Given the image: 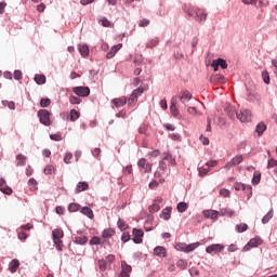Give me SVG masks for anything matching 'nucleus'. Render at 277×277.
Here are the masks:
<instances>
[{
    "mask_svg": "<svg viewBox=\"0 0 277 277\" xmlns=\"http://www.w3.org/2000/svg\"><path fill=\"white\" fill-rule=\"evenodd\" d=\"M266 130H267V126H265L264 122H260L255 128V133H258V135H263V133H265Z\"/></svg>",
    "mask_w": 277,
    "mask_h": 277,
    "instance_id": "bb28decb",
    "label": "nucleus"
},
{
    "mask_svg": "<svg viewBox=\"0 0 277 277\" xmlns=\"http://www.w3.org/2000/svg\"><path fill=\"white\" fill-rule=\"evenodd\" d=\"M124 176H129V174H133V166L129 164L122 170Z\"/></svg>",
    "mask_w": 277,
    "mask_h": 277,
    "instance_id": "37998d69",
    "label": "nucleus"
},
{
    "mask_svg": "<svg viewBox=\"0 0 277 277\" xmlns=\"http://www.w3.org/2000/svg\"><path fill=\"white\" fill-rule=\"evenodd\" d=\"M89 243L90 246H98L101 245V238L98 236H93Z\"/></svg>",
    "mask_w": 277,
    "mask_h": 277,
    "instance_id": "3c124183",
    "label": "nucleus"
},
{
    "mask_svg": "<svg viewBox=\"0 0 277 277\" xmlns=\"http://www.w3.org/2000/svg\"><path fill=\"white\" fill-rule=\"evenodd\" d=\"M241 161H243V156L237 155L229 162L226 163V168H233L235 166H239V163H241Z\"/></svg>",
    "mask_w": 277,
    "mask_h": 277,
    "instance_id": "4468645a",
    "label": "nucleus"
},
{
    "mask_svg": "<svg viewBox=\"0 0 277 277\" xmlns=\"http://www.w3.org/2000/svg\"><path fill=\"white\" fill-rule=\"evenodd\" d=\"M18 267H21V262L16 259L12 260L9 264V269L11 274H16Z\"/></svg>",
    "mask_w": 277,
    "mask_h": 277,
    "instance_id": "dca6fc26",
    "label": "nucleus"
},
{
    "mask_svg": "<svg viewBox=\"0 0 277 277\" xmlns=\"http://www.w3.org/2000/svg\"><path fill=\"white\" fill-rule=\"evenodd\" d=\"M261 183V173L255 172L252 179L253 185H259Z\"/></svg>",
    "mask_w": 277,
    "mask_h": 277,
    "instance_id": "09e8293b",
    "label": "nucleus"
},
{
    "mask_svg": "<svg viewBox=\"0 0 277 277\" xmlns=\"http://www.w3.org/2000/svg\"><path fill=\"white\" fill-rule=\"evenodd\" d=\"M199 246H200V242L186 245V252H194V250H196V248H198Z\"/></svg>",
    "mask_w": 277,
    "mask_h": 277,
    "instance_id": "c9c22d12",
    "label": "nucleus"
},
{
    "mask_svg": "<svg viewBox=\"0 0 277 277\" xmlns=\"http://www.w3.org/2000/svg\"><path fill=\"white\" fill-rule=\"evenodd\" d=\"M76 243L79 246H85V243H88V238L85 236H78L76 237Z\"/></svg>",
    "mask_w": 277,
    "mask_h": 277,
    "instance_id": "f704fd0d",
    "label": "nucleus"
},
{
    "mask_svg": "<svg viewBox=\"0 0 277 277\" xmlns=\"http://www.w3.org/2000/svg\"><path fill=\"white\" fill-rule=\"evenodd\" d=\"M136 102H137V97L132 93L128 98V105L130 107H133V105H135Z\"/></svg>",
    "mask_w": 277,
    "mask_h": 277,
    "instance_id": "a18cd8bd",
    "label": "nucleus"
},
{
    "mask_svg": "<svg viewBox=\"0 0 277 277\" xmlns=\"http://www.w3.org/2000/svg\"><path fill=\"white\" fill-rule=\"evenodd\" d=\"M209 170L210 169H205V168H199L198 172H199V176H207V174H209Z\"/></svg>",
    "mask_w": 277,
    "mask_h": 277,
    "instance_id": "680f3d73",
    "label": "nucleus"
},
{
    "mask_svg": "<svg viewBox=\"0 0 277 277\" xmlns=\"http://www.w3.org/2000/svg\"><path fill=\"white\" fill-rule=\"evenodd\" d=\"M50 105H51V98L49 97L41 98L40 101L41 107H49Z\"/></svg>",
    "mask_w": 277,
    "mask_h": 277,
    "instance_id": "49530a36",
    "label": "nucleus"
},
{
    "mask_svg": "<svg viewBox=\"0 0 277 277\" xmlns=\"http://www.w3.org/2000/svg\"><path fill=\"white\" fill-rule=\"evenodd\" d=\"M154 254L160 259H166L168 256V250H166V247L158 246L154 249Z\"/></svg>",
    "mask_w": 277,
    "mask_h": 277,
    "instance_id": "9b49d317",
    "label": "nucleus"
},
{
    "mask_svg": "<svg viewBox=\"0 0 277 277\" xmlns=\"http://www.w3.org/2000/svg\"><path fill=\"white\" fill-rule=\"evenodd\" d=\"M0 192L6 196H12L13 190L8 186L4 179H0Z\"/></svg>",
    "mask_w": 277,
    "mask_h": 277,
    "instance_id": "ddd939ff",
    "label": "nucleus"
},
{
    "mask_svg": "<svg viewBox=\"0 0 277 277\" xmlns=\"http://www.w3.org/2000/svg\"><path fill=\"white\" fill-rule=\"evenodd\" d=\"M2 105L4 107H9V109H16V104L14 102H10L8 100L2 101Z\"/></svg>",
    "mask_w": 277,
    "mask_h": 277,
    "instance_id": "ea45409f",
    "label": "nucleus"
},
{
    "mask_svg": "<svg viewBox=\"0 0 277 277\" xmlns=\"http://www.w3.org/2000/svg\"><path fill=\"white\" fill-rule=\"evenodd\" d=\"M137 167L140 168L141 172L150 173L153 172V164L146 161V158H141L137 161Z\"/></svg>",
    "mask_w": 277,
    "mask_h": 277,
    "instance_id": "39448f33",
    "label": "nucleus"
},
{
    "mask_svg": "<svg viewBox=\"0 0 277 277\" xmlns=\"http://www.w3.org/2000/svg\"><path fill=\"white\" fill-rule=\"evenodd\" d=\"M50 138L53 140V142H62V134L60 133L51 134Z\"/></svg>",
    "mask_w": 277,
    "mask_h": 277,
    "instance_id": "4d7b16f0",
    "label": "nucleus"
},
{
    "mask_svg": "<svg viewBox=\"0 0 277 277\" xmlns=\"http://www.w3.org/2000/svg\"><path fill=\"white\" fill-rule=\"evenodd\" d=\"M97 265H98L101 272H106L107 271V261L98 260Z\"/></svg>",
    "mask_w": 277,
    "mask_h": 277,
    "instance_id": "4c0bfd02",
    "label": "nucleus"
},
{
    "mask_svg": "<svg viewBox=\"0 0 277 277\" xmlns=\"http://www.w3.org/2000/svg\"><path fill=\"white\" fill-rule=\"evenodd\" d=\"M160 209L161 206H159V203L154 202V205L149 207V213H157L158 211H160Z\"/></svg>",
    "mask_w": 277,
    "mask_h": 277,
    "instance_id": "c03bdc74",
    "label": "nucleus"
},
{
    "mask_svg": "<svg viewBox=\"0 0 277 277\" xmlns=\"http://www.w3.org/2000/svg\"><path fill=\"white\" fill-rule=\"evenodd\" d=\"M69 103H70L71 105H79V104L81 103V98H79V97H77V96H75V95H71V96L69 97Z\"/></svg>",
    "mask_w": 277,
    "mask_h": 277,
    "instance_id": "603ef678",
    "label": "nucleus"
},
{
    "mask_svg": "<svg viewBox=\"0 0 277 277\" xmlns=\"http://www.w3.org/2000/svg\"><path fill=\"white\" fill-rule=\"evenodd\" d=\"M53 243L58 252L64 250V230L62 228H56L52 232Z\"/></svg>",
    "mask_w": 277,
    "mask_h": 277,
    "instance_id": "f257e3e1",
    "label": "nucleus"
},
{
    "mask_svg": "<svg viewBox=\"0 0 277 277\" xmlns=\"http://www.w3.org/2000/svg\"><path fill=\"white\" fill-rule=\"evenodd\" d=\"M276 166H277V160H275L274 158H271V159L268 160L267 168H268V169H269V168H276Z\"/></svg>",
    "mask_w": 277,
    "mask_h": 277,
    "instance_id": "338daca9",
    "label": "nucleus"
},
{
    "mask_svg": "<svg viewBox=\"0 0 277 277\" xmlns=\"http://www.w3.org/2000/svg\"><path fill=\"white\" fill-rule=\"evenodd\" d=\"M80 212L82 215H87L90 220H94V212L90 208L83 207Z\"/></svg>",
    "mask_w": 277,
    "mask_h": 277,
    "instance_id": "b1692460",
    "label": "nucleus"
},
{
    "mask_svg": "<svg viewBox=\"0 0 277 277\" xmlns=\"http://www.w3.org/2000/svg\"><path fill=\"white\" fill-rule=\"evenodd\" d=\"M44 174H53V172H55V168L51 164H48L44 169H43Z\"/></svg>",
    "mask_w": 277,
    "mask_h": 277,
    "instance_id": "864d4df0",
    "label": "nucleus"
},
{
    "mask_svg": "<svg viewBox=\"0 0 277 277\" xmlns=\"http://www.w3.org/2000/svg\"><path fill=\"white\" fill-rule=\"evenodd\" d=\"M262 79H263L264 83H266L267 85H269V72L263 71V72H262Z\"/></svg>",
    "mask_w": 277,
    "mask_h": 277,
    "instance_id": "6e6d98bb",
    "label": "nucleus"
},
{
    "mask_svg": "<svg viewBox=\"0 0 277 277\" xmlns=\"http://www.w3.org/2000/svg\"><path fill=\"white\" fill-rule=\"evenodd\" d=\"M35 81L38 85H44L47 83V76L44 75H35Z\"/></svg>",
    "mask_w": 277,
    "mask_h": 277,
    "instance_id": "a878e982",
    "label": "nucleus"
},
{
    "mask_svg": "<svg viewBox=\"0 0 277 277\" xmlns=\"http://www.w3.org/2000/svg\"><path fill=\"white\" fill-rule=\"evenodd\" d=\"M38 118L41 124H44V127H51V113L49 110L40 109L38 111Z\"/></svg>",
    "mask_w": 277,
    "mask_h": 277,
    "instance_id": "7ed1b4c3",
    "label": "nucleus"
},
{
    "mask_svg": "<svg viewBox=\"0 0 277 277\" xmlns=\"http://www.w3.org/2000/svg\"><path fill=\"white\" fill-rule=\"evenodd\" d=\"M236 230H237V233H246V230H248V224L240 223V224L236 225Z\"/></svg>",
    "mask_w": 277,
    "mask_h": 277,
    "instance_id": "72a5a7b5",
    "label": "nucleus"
},
{
    "mask_svg": "<svg viewBox=\"0 0 277 277\" xmlns=\"http://www.w3.org/2000/svg\"><path fill=\"white\" fill-rule=\"evenodd\" d=\"M163 161H170V163H174V159H172V155L163 154Z\"/></svg>",
    "mask_w": 277,
    "mask_h": 277,
    "instance_id": "774afa93",
    "label": "nucleus"
},
{
    "mask_svg": "<svg viewBox=\"0 0 277 277\" xmlns=\"http://www.w3.org/2000/svg\"><path fill=\"white\" fill-rule=\"evenodd\" d=\"M176 266L180 267V269H187V261L179 260L176 262Z\"/></svg>",
    "mask_w": 277,
    "mask_h": 277,
    "instance_id": "de8ad7c7",
    "label": "nucleus"
},
{
    "mask_svg": "<svg viewBox=\"0 0 277 277\" xmlns=\"http://www.w3.org/2000/svg\"><path fill=\"white\" fill-rule=\"evenodd\" d=\"M217 215H220V212H217L216 210L203 211V216L207 217L208 220H217Z\"/></svg>",
    "mask_w": 277,
    "mask_h": 277,
    "instance_id": "2eb2a0df",
    "label": "nucleus"
},
{
    "mask_svg": "<svg viewBox=\"0 0 277 277\" xmlns=\"http://www.w3.org/2000/svg\"><path fill=\"white\" fill-rule=\"evenodd\" d=\"M13 77L16 81H21V79H23V71L22 70H15Z\"/></svg>",
    "mask_w": 277,
    "mask_h": 277,
    "instance_id": "bf43d9fd",
    "label": "nucleus"
},
{
    "mask_svg": "<svg viewBox=\"0 0 277 277\" xmlns=\"http://www.w3.org/2000/svg\"><path fill=\"white\" fill-rule=\"evenodd\" d=\"M180 101L185 105V103H189L192 101V93L189 91H183L180 93Z\"/></svg>",
    "mask_w": 277,
    "mask_h": 277,
    "instance_id": "a211bd4d",
    "label": "nucleus"
},
{
    "mask_svg": "<svg viewBox=\"0 0 277 277\" xmlns=\"http://www.w3.org/2000/svg\"><path fill=\"white\" fill-rule=\"evenodd\" d=\"M146 90H148V85L145 87H138L136 90H134L132 92V94L138 98V96H142V94H144V92H146Z\"/></svg>",
    "mask_w": 277,
    "mask_h": 277,
    "instance_id": "cd10ccee",
    "label": "nucleus"
},
{
    "mask_svg": "<svg viewBox=\"0 0 277 277\" xmlns=\"http://www.w3.org/2000/svg\"><path fill=\"white\" fill-rule=\"evenodd\" d=\"M176 103H179V97L173 96L171 98L170 111L174 117L179 116V108L176 107Z\"/></svg>",
    "mask_w": 277,
    "mask_h": 277,
    "instance_id": "f8f14e48",
    "label": "nucleus"
},
{
    "mask_svg": "<svg viewBox=\"0 0 277 277\" xmlns=\"http://www.w3.org/2000/svg\"><path fill=\"white\" fill-rule=\"evenodd\" d=\"M159 183L163 184V183H166V180L164 179H160L159 182L151 181L149 183V189H157V187H159Z\"/></svg>",
    "mask_w": 277,
    "mask_h": 277,
    "instance_id": "2f4dec72",
    "label": "nucleus"
},
{
    "mask_svg": "<svg viewBox=\"0 0 277 277\" xmlns=\"http://www.w3.org/2000/svg\"><path fill=\"white\" fill-rule=\"evenodd\" d=\"M234 187L236 189V192H246V194H248L249 198L252 197V186L251 185H246V184H242V183H235L234 184Z\"/></svg>",
    "mask_w": 277,
    "mask_h": 277,
    "instance_id": "423d86ee",
    "label": "nucleus"
},
{
    "mask_svg": "<svg viewBox=\"0 0 277 277\" xmlns=\"http://www.w3.org/2000/svg\"><path fill=\"white\" fill-rule=\"evenodd\" d=\"M117 226H118V228H120V230H127V223L122 219L118 220Z\"/></svg>",
    "mask_w": 277,
    "mask_h": 277,
    "instance_id": "8fccbe9b",
    "label": "nucleus"
},
{
    "mask_svg": "<svg viewBox=\"0 0 277 277\" xmlns=\"http://www.w3.org/2000/svg\"><path fill=\"white\" fill-rule=\"evenodd\" d=\"M132 235H133L132 241H134L135 243H142V241H144L143 239L144 230L134 228L132 232Z\"/></svg>",
    "mask_w": 277,
    "mask_h": 277,
    "instance_id": "1a4fd4ad",
    "label": "nucleus"
},
{
    "mask_svg": "<svg viewBox=\"0 0 277 277\" xmlns=\"http://www.w3.org/2000/svg\"><path fill=\"white\" fill-rule=\"evenodd\" d=\"M222 250H224V246L216 243V245H210L206 248V252L208 254H213V252L217 253V252H222Z\"/></svg>",
    "mask_w": 277,
    "mask_h": 277,
    "instance_id": "9d476101",
    "label": "nucleus"
},
{
    "mask_svg": "<svg viewBox=\"0 0 277 277\" xmlns=\"http://www.w3.org/2000/svg\"><path fill=\"white\" fill-rule=\"evenodd\" d=\"M74 94L77 96H81L85 98V96H90V89L88 87H74L72 88Z\"/></svg>",
    "mask_w": 277,
    "mask_h": 277,
    "instance_id": "0eeeda50",
    "label": "nucleus"
},
{
    "mask_svg": "<svg viewBox=\"0 0 277 277\" xmlns=\"http://www.w3.org/2000/svg\"><path fill=\"white\" fill-rule=\"evenodd\" d=\"M273 217L272 212H268L263 219H262V223L263 224H267V222H269V220Z\"/></svg>",
    "mask_w": 277,
    "mask_h": 277,
    "instance_id": "69168bd1",
    "label": "nucleus"
},
{
    "mask_svg": "<svg viewBox=\"0 0 277 277\" xmlns=\"http://www.w3.org/2000/svg\"><path fill=\"white\" fill-rule=\"evenodd\" d=\"M150 25V21L146 19V18H143L141 19L138 26L140 27H148Z\"/></svg>",
    "mask_w": 277,
    "mask_h": 277,
    "instance_id": "0e129e2a",
    "label": "nucleus"
},
{
    "mask_svg": "<svg viewBox=\"0 0 277 277\" xmlns=\"http://www.w3.org/2000/svg\"><path fill=\"white\" fill-rule=\"evenodd\" d=\"M114 235H116V229H114V228H106L102 233L103 239H109V238L114 237Z\"/></svg>",
    "mask_w": 277,
    "mask_h": 277,
    "instance_id": "4be33fe9",
    "label": "nucleus"
},
{
    "mask_svg": "<svg viewBox=\"0 0 277 277\" xmlns=\"http://www.w3.org/2000/svg\"><path fill=\"white\" fill-rule=\"evenodd\" d=\"M219 215H226L227 217H233V215H235V211L230 210V208H223L220 210Z\"/></svg>",
    "mask_w": 277,
    "mask_h": 277,
    "instance_id": "393cba45",
    "label": "nucleus"
},
{
    "mask_svg": "<svg viewBox=\"0 0 277 277\" xmlns=\"http://www.w3.org/2000/svg\"><path fill=\"white\" fill-rule=\"evenodd\" d=\"M90 185L87 182H79L76 187V194H81V192H87Z\"/></svg>",
    "mask_w": 277,
    "mask_h": 277,
    "instance_id": "5701e85b",
    "label": "nucleus"
},
{
    "mask_svg": "<svg viewBox=\"0 0 277 277\" xmlns=\"http://www.w3.org/2000/svg\"><path fill=\"white\" fill-rule=\"evenodd\" d=\"M263 243V240L261 238H252L245 247L243 252H248L251 248H259Z\"/></svg>",
    "mask_w": 277,
    "mask_h": 277,
    "instance_id": "6e6552de",
    "label": "nucleus"
},
{
    "mask_svg": "<svg viewBox=\"0 0 277 277\" xmlns=\"http://www.w3.org/2000/svg\"><path fill=\"white\" fill-rule=\"evenodd\" d=\"M80 208H81V206H79V203H70L68 207V211L70 213H75V212L79 211Z\"/></svg>",
    "mask_w": 277,
    "mask_h": 277,
    "instance_id": "a19ab883",
    "label": "nucleus"
},
{
    "mask_svg": "<svg viewBox=\"0 0 277 277\" xmlns=\"http://www.w3.org/2000/svg\"><path fill=\"white\" fill-rule=\"evenodd\" d=\"M172 216V207H167L164 209H162L161 213H160V217H162V220H170V217Z\"/></svg>",
    "mask_w": 277,
    "mask_h": 277,
    "instance_id": "aec40b11",
    "label": "nucleus"
},
{
    "mask_svg": "<svg viewBox=\"0 0 277 277\" xmlns=\"http://www.w3.org/2000/svg\"><path fill=\"white\" fill-rule=\"evenodd\" d=\"M113 105H115V107H124V105H127V96H121L118 98H114L111 100Z\"/></svg>",
    "mask_w": 277,
    "mask_h": 277,
    "instance_id": "6ab92c4d",
    "label": "nucleus"
},
{
    "mask_svg": "<svg viewBox=\"0 0 277 277\" xmlns=\"http://www.w3.org/2000/svg\"><path fill=\"white\" fill-rule=\"evenodd\" d=\"M236 116L240 122H252V111L246 108H241L236 113Z\"/></svg>",
    "mask_w": 277,
    "mask_h": 277,
    "instance_id": "20e7f679",
    "label": "nucleus"
},
{
    "mask_svg": "<svg viewBox=\"0 0 277 277\" xmlns=\"http://www.w3.org/2000/svg\"><path fill=\"white\" fill-rule=\"evenodd\" d=\"M28 185L30 187V192H36V189H38V182L36 181V179H30L28 181Z\"/></svg>",
    "mask_w": 277,
    "mask_h": 277,
    "instance_id": "473e14b6",
    "label": "nucleus"
},
{
    "mask_svg": "<svg viewBox=\"0 0 277 277\" xmlns=\"http://www.w3.org/2000/svg\"><path fill=\"white\" fill-rule=\"evenodd\" d=\"M17 166H25L27 163V157L23 156V154H19L16 156Z\"/></svg>",
    "mask_w": 277,
    "mask_h": 277,
    "instance_id": "7c9ffc66",
    "label": "nucleus"
},
{
    "mask_svg": "<svg viewBox=\"0 0 277 277\" xmlns=\"http://www.w3.org/2000/svg\"><path fill=\"white\" fill-rule=\"evenodd\" d=\"M214 63H216V65L220 66L223 70H226V68H228V64L224 58L214 60Z\"/></svg>",
    "mask_w": 277,
    "mask_h": 277,
    "instance_id": "c756f323",
    "label": "nucleus"
},
{
    "mask_svg": "<svg viewBox=\"0 0 277 277\" xmlns=\"http://www.w3.org/2000/svg\"><path fill=\"white\" fill-rule=\"evenodd\" d=\"M121 272L131 276V272H133V268L131 267V265L127 264V262L122 261L121 262Z\"/></svg>",
    "mask_w": 277,
    "mask_h": 277,
    "instance_id": "c85d7f7f",
    "label": "nucleus"
},
{
    "mask_svg": "<svg viewBox=\"0 0 277 277\" xmlns=\"http://www.w3.org/2000/svg\"><path fill=\"white\" fill-rule=\"evenodd\" d=\"M177 211L179 213H185V211H187V203L186 202L177 203Z\"/></svg>",
    "mask_w": 277,
    "mask_h": 277,
    "instance_id": "79ce46f5",
    "label": "nucleus"
},
{
    "mask_svg": "<svg viewBox=\"0 0 277 277\" xmlns=\"http://www.w3.org/2000/svg\"><path fill=\"white\" fill-rule=\"evenodd\" d=\"M78 50L82 57H88L90 55V48L88 47V44H79Z\"/></svg>",
    "mask_w": 277,
    "mask_h": 277,
    "instance_id": "412c9836",
    "label": "nucleus"
},
{
    "mask_svg": "<svg viewBox=\"0 0 277 277\" xmlns=\"http://www.w3.org/2000/svg\"><path fill=\"white\" fill-rule=\"evenodd\" d=\"M188 16H193L196 21H206L207 13L202 9L192 8L187 10Z\"/></svg>",
    "mask_w": 277,
    "mask_h": 277,
    "instance_id": "f03ea898",
    "label": "nucleus"
},
{
    "mask_svg": "<svg viewBox=\"0 0 277 277\" xmlns=\"http://www.w3.org/2000/svg\"><path fill=\"white\" fill-rule=\"evenodd\" d=\"M79 111L77 109H71L70 110V120L71 122H75L76 120H79Z\"/></svg>",
    "mask_w": 277,
    "mask_h": 277,
    "instance_id": "e433bc0d",
    "label": "nucleus"
},
{
    "mask_svg": "<svg viewBox=\"0 0 277 277\" xmlns=\"http://www.w3.org/2000/svg\"><path fill=\"white\" fill-rule=\"evenodd\" d=\"M158 44H159V39L154 38V39L148 41L146 47H147V49H154V47H157Z\"/></svg>",
    "mask_w": 277,
    "mask_h": 277,
    "instance_id": "58836bf2",
    "label": "nucleus"
},
{
    "mask_svg": "<svg viewBox=\"0 0 277 277\" xmlns=\"http://www.w3.org/2000/svg\"><path fill=\"white\" fill-rule=\"evenodd\" d=\"M122 49V43H119L117 45H114L110 51L106 54V58L107 60H111V57H114L118 51H120Z\"/></svg>",
    "mask_w": 277,
    "mask_h": 277,
    "instance_id": "f3484780",
    "label": "nucleus"
},
{
    "mask_svg": "<svg viewBox=\"0 0 277 277\" xmlns=\"http://www.w3.org/2000/svg\"><path fill=\"white\" fill-rule=\"evenodd\" d=\"M220 196H222L223 198H229L230 197V190L223 188L220 190Z\"/></svg>",
    "mask_w": 277,
    "mask_h": 277,
    "instance_id": "5fc2aeb1",
    "label": "nucleus"
},
{
    "mask_svg": "<svg viewBox=\"0 0 277 277\" xmlns=\"http://www.w3.org/2000/svg\"><path fill=\"white\" fill-rule=\"evenodd\" d=\"M131 240V234L129 233H123L121 236V241H123V243H127V241Z\"/></svg>",
    "mask_w": 277,
    "mask_h": 277,
    "instance_id": "052dcab7",
    "label": "nucleus"
},
{
    "mask_svg": "<svg viewBox=\"0 0 277 277\" xmlns=\"http://www.w3.org/2000/svg\"><path fill=\"white\" fill-rule=\"evenodd\" d=\"M175 250H177L179 252H186V245L180 242L175 246Z\"/></svg>",
    "mask_w": 277,
    "mask_h": 277,
    "instance_id": "13d9d810",
    "label": "nucleus"
},
{
    "mask_svg": "<svg viewBox=\"0 0 277 277\" xmlns=\"http://www.w3.org/2000/svg\"><path fill=\"white\" fill-rule=\"evenodd\" d=\"M72 159V154L71 153H66L64 157V163H70V160Z\"/></svg>",
    "mask_w": 277,
    "mask_h": 277,
    "instance_id": "e2e57ef3",
    "label": "nucleus"
}]
</instances>
